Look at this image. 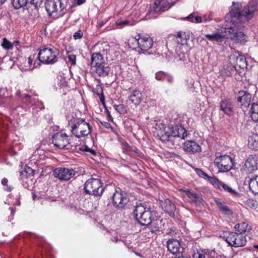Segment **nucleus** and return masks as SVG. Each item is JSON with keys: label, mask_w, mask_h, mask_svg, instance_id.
<instances>
[{"label": "nucleus", "mask_w": 258, "mask_h": 258, "mask_svg": "<svg viewBox=\"0 0 258 258\" xmlns=\"http://www.w3.org/2000/svg\"><path fill=\"white\" fill-rule=\"evenodd\" d=\"M2 46L3 48L6 50L10 49L12 48V44L6 38L3 39V42L2 43Z\"/></svg>", "instance_id": "4c0bfd02"}, {"label": "nucleus", "mask_w": 258, "mask_h": 258, "mask_svg": "<svg viewBox=\"0 0 258 258\" xmlns=\"http://www.w3.org/2000/svg\"><path fill=\"white\" fill-rule=\"evenodd\" d=\"M33 173H34V172H33V169L32 168H31L30 167H28V168H26L25 170L22 171L21 172L20 175L25 174L26 176H30L31 175H33Z\"/></svg>", "instance_id": "79ce46f5"}, {"label": "nucleus", "mask_w": 258, "mask_h": 258, "mask_svg": "<svg viewBox=\"0 0 258 258\" xmlns=\"http://www.w3.org/2000/svg\"><path fill=\"white\" fill-rule=\"evenodd\" d=\"M225 22H226V21ZM226 23H225V24L223 25L224 29V33L223 32L221 33L219 32H217L211 34H206L205 36L206 38H207L210 41H216L218 42L221 41L224 37H226L227 38H229V37H228L227 36L228 34L226 33L225 31V25ZM230 39L231 38H230Z\"/></svg>", "instance_id": "412c9836"}, {"label": "nucleus", "mask_w": 258, "mask_h": 258, "mask_svg": "<svg viewBox=\"0 0 258 258\" xmlns=\"http://www.w3.org/2000/svg\"><path fill=\"white\" fill-rule=\"evenodd\" d=\"M11 1L13 6L16 9L25 6L28 3V0H11Z\"/></svg>", "instance_id": "f704fd0d"}, {"label": "nucleus", "mask_w": 258, "mask_h": 258, "mask_svg": "<svg viewBox=\"0 0 258 258\" xmlns=\"http://www.w3.org/2000/svg\"><path fill=\"white\" fill-rule=\"evenodd\" d=\"M160 74H161L159 73V74H157L156 76V78L158 80H161V78H160V76H159Z\"/></svg>", "instance_id": "13d9d810"}, {"label": "nucleus", "mask_w": 258, "mask_h": 258, "mask_svg": "<svg viewBox=\"0 0 258 258\" xmlns=\"http://www.w3.org/2000/svg\"><path fill=\"white\" fill-rule=\"evenodd\" d=\"M195 171L196 172L197 174L201 177H206L208 178V177H209V176L207 175V174L205 172L203 171L201 169L196 168Z\"/></svg>", "instance_id": "c03bdc74"}, {"label": "nucleus", "mask_w": 258, "mask_h": 258, "mask_svg": "<svg viewBox=\"0 0 258 258\" xmlns=\"http://www.w3.org/2000/svg\"><path fill=\"white\" fill-rule=\"evenodd\" d=\"M102 55L99 53H94L91 55V69L105 63Z\"/></svg>", "instance_id": "4be33fe9"}, {"label": "nucleus", "mask_w": 258, "mask_h": 258, "mask_svg": "<svg viewBox=\"0 0 258 258\" xmlns=\"http://www.w3.org/2000/svg\"><path fill=\"white\" fill-rule=\"evenodd\" d=\"M208 179L215 187L220 190L228 192L231 195H238V192L235 190L232 189L227 184L220 181L217 178L215 177H209Z\"/></svg>", "instance_id": "ddd939ff"}, {"label": "nucleus", "mask_w": 258, "mask_h": 258, "mask_svg": "<svg viewBox=\"0 0 258 258\" xmlns=\"http://www.w3.org/2000/svg\"><path fill=\"white\" fill-rule=\"evenodd\" d=\"M194 258H205V256L201 252H197L195 253L193 255Z\"/></svg>", "instance_id": "8fccbe9b"}, {"label": "nucleus", "mask_w": 258, "mask_h": 258, "mask_svg": "<svg viewBox=\"0 0 258 258\" xmlns=\"http://www.w3.org/2000/svg\"><path fill=\"white\" fill-rule=\"evenodd\" d=\"M79 149L81 151L89 152L92 154H95V151L93 150L90 149L87 146H83L82 147H80Z\"/></svg>", "instance_id": "a18cd8bd"}, {"label": "nucleus", "mask_w": 258, "mask_h": 258, "mask_svg": "<svg viewBox=\"0 0 258 258\" xmlns=\"http://www.w3.org/2000/svg\"><path fill=\"white\" fill-rule=\"evenodd\" d=\"M113 206L118 209H123L129 202L127 194L120 189L115 190L112 196Z\"/></svg>", "instance_id": "0eeeda50"}, {"label": "nucleus", "mask_w": 258, "mask_h": 258, "mask_svg": "<svg viewBox=\"0 0 258 258\" xmlns=\"http://www.w3.org/2000/svg\"><path fill=\"white\" fill-rule=\"evenodd\" d=\"M184 151L191 153H196L201 151L200 146L196 142L191 140H188L185 142L183 145Z\"/></svg>", "instance_id": "6ab92c4d"}, {"label": "nucleus", "mask_w": 258, "mask_h": 258, "mask_svg": "<svg viewBox=\"0 0 258 258\" xmlns=\"http://www.w3.org/2000/svg\"><path fill=\"white\" fill-rule=\"evenodd\" d=\"M75 172L72 168L58 167L53 170V175L61 180L67 181L70 179L74 175Z\"/></svg>", "instance_id": "f8f14e48"}, {"label": "nucleus", "mask_w": 258, "mask_h": 258, "mask_svg": "<svg viewBox=\"0 0 258 258\" xmlns=\"http://www.w3.org/2000/svg\"><path fill=\"white\" fill-rule=\"evenodd\" d=\"M247 203L248 204L250 205L249 206L251 208H255L256 207V205H256V202L254 201L253 200H249L248 201H247Z\"/></svg>", "instance_id": "3c124183"}, {"label": "nucleus", "mask_w": 258, "mask_h": 258, "mask_svg": "<svg viewBox=\"0 0 258 258\" xmlns=\"http://www.w3.org/2000/svg\"><path fill=\"white\" fill-rule=\"evenodd\" d=\"M8 180L7 178H4L2 180V184L4 185V186H7V187L5 188V189L8 191H10L12 190V188L10 186V187H8L7 186V184H8Z\"/></svg>", "instance_id": "49530a36"}, {"label": "nucleus", "mask_w": 258, "mask_h": 258, "mask_svg": "<svg viewBox=\"0 0 258 258\" xmlns=\"http://www.w3.org/2000/svg\"><path fill=\"white\" fill-rule=\"evenodd\" d=\"M220 109L225 114L230 115L232 113L233 105L230 100H225L221 101Z\"/></svg>", "instance_id": "bb28decb"}, {"label": "nucleus", "mask_w": 258, "mask_h": 258, "mask_svg": "<svg viewBox=\"0 0 258 258\" xmlns=\"http://www.w3.org/2000/svg\"><path fill=\"white\" fill-rule=\"evenodd\" d=\"M32 61H33V60H32V59L31 57H29L28 58V63H29V64L30 65H31V64H32Z\"/></svg>", "instance_id": "4d7b16f0"}, {"label": "nucleus", "mask_w": 258, "mask_h": 258, "mask_svg": "<svg viewBox=\"0 0 258 258\" xmlns=\"http://www.w3.org/2000/svg\"><path fill=\"white\" fill-rule=\"evenodd\" d=\"M234 228L235 230L239 232L240 234L247 232H248L251 229V227L248 226V223H247L246 222H241L240 223H237L235 225Z\"/></svg>", "instance_id": "c85d7f7f"}, {"label": "nucleus", "mask_w": 258, "mask_h": 258, "mask_svg": "<svg viewBox=\"0 0 258 258\" xmlns=\"http://www.w3.org/2000/svg\"><path fill=\"white\" fill-rule=\"evenodd\" d=\"M250 116L254 122L258 121V104L252 103L250 110Z\"/></svg>", "instance_id": "473e14b6"}, {"label": "nucleus", "mask_w": 258, "mask_h": 258, "mask_svg": "<svg viewBox=\"0 0 258 258\" xmlns=\"http://www.w3.org/2000/svg\"><path fill=\"white\" fill-rule=\"evenodd\" d=\"M249 187L252 192L258 194V175L250 179Z\"/></svg>", "instance_id": "2f4dec72"}, {"label": "nucleus", "mask_w": 258, "mask_h": 258, "mask_svg": "<svg viewBox=\"0 0 258 258\" xmlns=\"http://www.w3.org/2000/svg\"><path fill=\"white\" fill-rule=\"evenodd\" d=\"M52 143L54 146L60 149H68L69 146L68 136L66 133H57L52 138Z\"/></svg>", "instance_id": "9d476101"}, {"label": "nucleus", "mask_w": 258, "mask_h": 258, "mask_svg": "<svg viewBox=\"0 0 258 258\" xmlns=\"http://www.w3.org/2000/svg\"><path fill=\"white\" fill-rule=\"evenodd\" d=\"M170 132V136L173 137H179L182 139H185L187 137L188 134L186 130L182 126H169Z\"/></svg>", "instance_id": "f3484780"}, {"label": "nucleus", "mask_w": 258, "mask_h": 258, "mask_svg": "<svg viewBox=\"0 0 258 258\" xmlns=\"http://www.w3.org/2000/svg\"><path fill=\"white\" fill-rule=\"evenodd\" d=\"M189 33L179 32L177 34L176 41L178 44L183 45L187 43V40L189 39Z\"/></svg>", "instance_id": "c756f323"}, {"label": "nucleus", "mask_w": 258, "mask_h": 258, "mask_svg": "<svg viewBox=\"0 0 258 258\" xmlns=\"http://www.w3.org/2000/svg\"><path fill=\"white\" fill-rule=\"evenodd\" d=\"M248 146L252 150H258V134H252L249 137Z\"/></svg>", "instance_id": "cd10ccee"}, {"label": "nucleus", "mask_w": 258, "mask_h": 258, "mask_svg": "<svg viewBox=\"0 0 258 258\" xmlns=\"http://www.w3.org/2000/svg\"><path fill=\"white\" fill-rule=\"evenodd\" d=\"M82 37V35L80 31L75 32L74 35V37L75 39H80Z\"/></svg>", "instance_id": "603ef678"}, {"label": "nucleus", "mask_w": 258, "mask_h": 258, "mask_svg": "<svg viewBox=\"0 0 258 258\" xmlns=\"http://www.w3.org/2000/svg\"><path fill=\"white\" fill-rule=\"evenodd\" d=\"M68 120L71 133L76 137H84L90 133L91 126L84 119L69 115Z\"/></svg>", "instance_id": "f03ea898"}, {"label": "nucleus", "mask_w": 258, "mask_h": 258, "mask_svg": "<svg viewBox=\"0 0 258 258\" xmlns=\"http://www.w3.org/2000/svg\"><path fill=\"white\" fill-rule=\"evenodd\" d=\"M94 90L96 94L99 97L101 102L103 103L105 101V98L103 94L102 87L100 85H97Z\"/></svg>", "instance_id": "e433bc0d"}, {"label": "nucleus", "mask_w": 258, "mask_h": 258, "mask_svg": "<svg viewBox=\"0 0 258 258\" xmlns=\"http://www.w3.org/2000/svg\"><path fill=\"white\" fill-rule=\"evenodd\" d=\"M167 81L169 83H172V82H173V78L171 77V76H168L167 77Z\"/></svg>", "instance_id": "5fc2aeb1"}, {"label": "nucleus", "mask_w": 258, "mask_h": 258, "mask_svg": "<svg viewBox=\"0 0 258 258\" xmlns=\"http://www.w3.org/2000/svg\"><path fill=\"white\" fill-rule=\"evenodd\" d=\"M92 72L99 77H105L108 75L109 72V68L106 66L105 63L91 69Z\"/></svg>", "instance_id": "a878e982"}, {"label": "nucleus", "mask_w": 258, "mask_h": 258, "mask_svg": "<svg viewBox=\"0 0 258 258\" xmlns=\"http://www.w3.org/2000/svg\"><path fill=\"white\" fill-rule=\"evenodd\" d=\"M214 163L218 168L219 172H226L232 169L233 166V160L228 155H221L215 158Z\"/></svg>", "instance_id": "423d86ee"}, {"label": "nucleus", "mask_w": 258, "mask_h": 258, "mask_svg": "<svg viewBox=\"0 0 258 258\" xmlns=\"http://www.w3.org/2000/svg\"><path fill=\"white\" fill-rule=\"evenodd\" d=\"M142 101V93L139 90H135L131 92L128 97L129 103L132 104L131 107H137Z\"/></svg>", "instance_id": "a211bd4d"}, {"label": "nucleus", "mask_w": 258, "mask_h": 258, "mask_svg": "<svg viewBox=\"0 0 258 258\" xmlns=\"http://www.w3.org/2000/svg\"><path fill=\"white\" fill-rule=\"evenodd\" d=\"M57 50L55 48L46 47L40 50L38 58L39 60L44 64H52L57 60Z\"/></svg>", "instance_id": "39448f33"}, {"label": "nucleus", "mask_w": 258, "mask_h": 258, "mask_svg": "<svg viewBox=\"0 0 258 258\" xmlns=\"http://www.w3.org/2000/svg\"><path fill=\"white\" fill-rule=\"evenodd\" d=\"M215 203L219 210L223 214L229 215L231 214V211L224 202L219 199L215 200Z\"/></svg>", "instance_id": "7c9ffc66"}, {"label": "nucleus", "mask_w": 258, "mask_h": 258, "mask_svg": "<svg viewBox=\"0 0 258 258\" xmlns=\"http://www.w3.org/2000/svg\"><path fill=\"white\" fill-rule=\"evenodd\" d=\"M245 166L246 170L249 173H252L257 169L256 159L253 156L249 157L245 161Z\"/></svg>", "instance_id": "b1692460"}, {"label": "nucleus", "mask_w": 258, "mask_h": 258, "mask_svg": "<svg viewBox=\"0 0 258 258\" xmlns=\"http://www.w3.org/2000/svg\"><path fill=\"white\" fill-rule=\"evenodd\" d=\"M170 132L169 126L163 125L159 130L158 135L162 142H166L168 141L170 138Z\"/></svg>", "instance_id": "393cba45"}, {"label": "nucleus", "mask_w": 258, "mask_h": 258, "mask_svg": "<svg viewBox=\"0 0 258 258\" xmlns=\"http://www.w3.org/2000/svg\"><path fill=\"white\" fill-rule=\"evenodd\" d=\"M185 19L195 23H200L202 22V18L200 16H195L194 13L189 14Z\"/></svg>", "instance_id": "c9c22d12"}, {"label": "nucleus", "mask_w": 258, "mask_h": 258, "mask_svg": "<svg viewBox=\"0 0 258 258\" xmlns=\"http://www.w3.org/2000/svg\"><path fill=\"white\" fill-rule=\"evenodd\" d=\"M235 66L236 68L238 67L240 69L245 68L247 64L244 57L241 55L237 56L235 62Z\"/></svg>", "instance_id": "72a5a7b5"}, {"label": "nucleus", "mask_w": 258, "mask_h": 258, "mask_svg": "<svg viewBox=\"0 0 258 258\" xmlns=\"http://www.w3.org/2000/svg\"><path fill=\"white\" fill-rule=\"evenodd\" d=\"M86 0H74L75 4L79 6L85 2Z\"/></svg>", "instance_id": "864d4df0"}, {"label": "nucleus", "mask_w": 258, "mask_h": 258, "mask_svg": "<svg viewBox=\"0 0 258 258\" xmlns=\"http://www.w3.org/2000/svg\"><path fill=\"white\" fill-rule=\"evenodd\" d=\"M43 0H28V2H30V4L34 5L35 7H37L38 6H40Z\"/></svg>", "instance_id": "de8ad7c7"}, {"label": "nucleus", "mask_w": 258, "mask_h": 258, "mask_svg": "<svg viewBox=\"0 0 258 258\" xmlns=\"http://www.w3.org/2000/svg\"><path fill=\"white\" fill-rule=\"evenodd\" d=\"M67 57L69 59V60L71 62L72 64H76V57L75 54L69 53H68Z\"/></svg>", "instance_id": "37998d69"}, {"label": "nucleus", "mask_w": 258, "mask_h": 258, "mask_svg": "<svg viewBox=\"0 0 258 258\" xmlns=\"http://www.w3.org/2000/svg\"><path fill=\"white\" fill-rule=\"evenodd\" d=\"M183 195L184 197H187L188 198L187 200L192 204L199 206L202 204V198L194 191L188 189L183 190Z\"/></svg>", "instance_id": "2eb2a0df"}, {"label": "nucleus", "mask_w": 258, "mask_h": 258, "mask_svg": "<svg viewBox=\"0 0 258 258\" xmlns=\"http://www.w3.org/2000/svg\"><path fill=\"white\" fill-rule=\"evenodd\" d=\"M203 19L204 21L207 22L209 21L212 19V14L210 13L208 14L205 15L203 17Z\"/></svg>", "instance_id": "09e8293b"}, {"label": "nucleus", "mask_w": 258, "mask_h": 258, "mask_svg": "<svg viewBox=\"0 0 258 258\" xmlns=\"http://www.w3.org/2000/svg\"><path fill=\"white\" fill-rule=\"evenodd\" d=\"M133 216L142 225H148L154 218V213L150 209L143 205H137L133 210Z\"/></svg>", "instance_id": "7ed1b4c3"}, {"label": "nucleus", "mask_w": 258, "mask_h": 258, "mask_svg": "<svg viewBox=\"0 0 258 258\" xmlns=\"http://www.w3.org/2000/svg\"><path fill=\"white\" fill-rule=\"evenodd\" d=\"M237 97V101L241 103V106L247 107L249 106L251 101V95L245 91H240Z\"/></svg>", "instance_id": "5701e85b"}, {"label": "nucleus", "mask_w": 258, "mask_h": 258, "mask_svg": "<svg viewBox=\"0 0 258 258\" xmlns=\"http://www.w3.org/2000/svg\"><path fill=\"white\" fill-rule=\"evenodd\" d=\"M45 7L49 15L63 9L60 0H46Z\"/></svg>", "instance_id": "4468645a"}, {"label": "nucleus", "mask_w": 258, "mask_h": 258, "mask_svg": "<svg viewBox=\"0 0 258 258\" xmlns=\"http://www.w3.org/2000/svg\"><path fill=\"white\" fill-rule=\"evenodd\" d=\"M7 0H0V4H4Z\"/></svg>", "instance_id": "bf43d9fd"}, {"label": "nucleus", "mask_w": 258, "mask_h": 258, "mask_svg": "<svg viewBox=\"0 0 258 258\" xmlns=\"http://www.w3.org/2000/svg\"><path fill=\"white\" fill-rule=\"evenodd\" d=\"M160 204L162 209L170 215H173L176 210L175 205L169 199H166L164 201H160Z\"/></svg>", "instance_id": "aec40b11"}, {"label": "nucleus", "mask_w": 258, "mask_h": 258, "mask_svg": "<svg viewBox=\"0 0 258 258\" xmlns=\"http://www.w3.org/2000/svg\"><path fill=\"white\" fill-rule=\"evenodd\" d=\"M133 40L137 42L139 47L144 52L150 49L153 45L152 38L147 35H139L138 38Z\"/></svg>", "instance_id": "9b49d317"}, {"label": "nucleus", "mask_w": 258, "mask_h": 258, "mask_svg": "<svg viewBox=\"0 0 258 258\" xmlns=\"http://www.w3.org/2000/svg\"><path fill=\"white\" fill-rule=\"evenodd\" d=\"M233 6L225 19V31L228 37L237 42L246 41V36L241 31L244 24L252 18L258 10L255 2H250L242 11H240V5L233 3Z\"/></svg>", "instance_id": "f257e3e1"}, {"label": "nucleus", "mask_w": 258, "mask_h": 258, "mask_svg": "<svg viewBox=\"0 0 258 258\" xmlns=\"http://www.w3.org/2000/svg\"><path fill=\"white\" fill-rule=\"evenodd\" d=\"M104 125L106 128H108L111 127V125L109 123H107V122H105L104 124Z\"/></svg>", "instance_id": "6e6d98bb"}, {"label": "nucleus", "mask_w": 258, "mask_h": 258, "mask_svg": "<svg viewBox=\"0 0 258 258\" xmlns=\"http://www.w3.org/2000/svg\"><path fill=\"white\" fill-rule=\"evenodd\" d=\"M84 189L86 194L94 196H100L104 191L100 180L94 178H90L86 181Z\"/></svg>", "instance_id": "20e7f679"}, {"label": "nucleus", "mask_w": 258, "mask_h": 258, "mask_svg": "<svg viewBox=\"0 0 258 258\" xmlns=\"http://www.w3.org/2000/svg\"><path fill=\"white\" fill-rule=\"evenodd\" d=\"M114 107L119 113H125L127 111L126 108L122 104L114 105Z\"/></svg>", "instance_id": "ea45409f"}, {"label": "nucleus", "mask_w": 258, "mask_h": 258, "mask_svg": "<svg viewBox=\"0 0 258 258\" xmlns=\"http://www.w3.org/2000/svg\"><path fill=\"white\" fill-rule=\"evenodd\" d=\"M121 146L124 151H130L132 150V148L127 142L122 140L120 141Z\"/></svg>", "instance_id": "a19ab883"}, {"label": "nucleus", "mask_w": 258, "mask_h": 258, "mask_svg": "<svg viewBox=\"0 0 258 258\" xmlns=\"http://www.w3.org/2000/svg\"><path fill=\"white\" fill-rule=\"evenodd\" d=\"M226 241L231 246L238 247L244 246L247 241L245 236L241 234L230 232L226 237Z\"/></svg>", "instance_id": "6e6552de"}, {"label": "nucleus", "mask_w": 258, "mask_h": 258, "mask_svg": "<svg viewBox=\"0 0 258 258\" xmlns=\"http://www.w3.org/2000/svg\"><path fill=\"white\" fill-rule=\"evenodd\" d=\"M104 24L102 22V23L99 24V26L100 27H101L103 26L104 25Z\"/></svg>", "instance_id": "680f3d73"}, {"label": "nucleus", "mask_w": 258, "mask_h": 258, "mask_svg": "<svg viewBox=\"0 0 258 258\" xmlns=\"http://www.w3.org/2000/svg\"><path fill=\"white\" fill-rule=\"evenodd\" d=\"M255 247L258 248V245L255 246Z\"/></svg>", "instance_id": "e2e57ef3"}, {"label": "nucleus", "mask_w": 258, "mask_h": 258, "mask_svg": "<svg viewBox=\"0 0 258 258\" xmlns=\"http://www.w3.org/2000/svg\"><path fill=\"white\" fill-rule=\"evenodd\" d=\"M161 1L160 0L156 1L154 4V6L152 8H151V10L149 11V15L151 16H149V18H155L157 17V15L155 14H157L158 15L161 14V13L167 10L169 8H170L171 6L174 5L176 4V2H172L171 3H169L168 2H164L162 4L160 8H158V6L160 5Z\"/></svg>", "instance_id": "1a4fd4ad"}, {"label": "nucleus", "mask_w": 258, "mask_h": 258, "mask_svg": "<svg viewBox=\"0 0 258 258\" xmlns=\"http://www.w3.org/2000/svg\"><path fill=\"white\" fill-rule=\"evenodd\" d=\"M167 246L168 250L173 254L182 253L183 251V248L177 239H169L167 242Z\"/></svg>", "instance_id": "dca6fc26"}, {"label": "nucleus", "mask_w": 258, "mask_h": 258, "mask_svg": "<svg viewBox=\"0 0 258 258\" xmlns=\"http://www.w3.org/2000/svg\"><path fill=\"white\" fill-rule=\"evenodd\" d=\"M130 21H128L127 20H123L122 19H118L116 21L115 24H116V25L120 26H125L126 25L132 26V25H134V24H133V23L130 24Z\"/></svg>", "instance_id": "58836bf2"}, {"label": "nucleus", "mask_w": 258, "mask_h": 258, "mask_svg": "<svg viewBox=\"0 0 258 258\" xmlns=\"http://www.w3.org/2000/svg\"><path fill=\"white\" fill-rule=\"evenodd\" d=\"M176 258H188L186 256H183V255H181V256H179L178 257H177Z\"/></svg>", "instance_id": "052dcab7"}]
</instances>
